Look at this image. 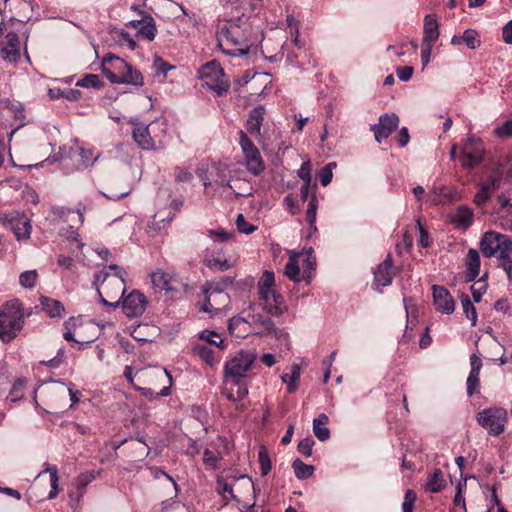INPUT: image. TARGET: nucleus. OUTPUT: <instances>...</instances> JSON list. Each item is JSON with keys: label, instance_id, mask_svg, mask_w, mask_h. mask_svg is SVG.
<instances>
[{"label": "nucleus", "instance_id": "1", "mask_svg": "<svg viewBox=\"0 0 512 512\" xmlns=\"http://www.w3.org/2000/svg\"><path fill=\"white\" fill-rule=\"evenodd\" d=\"M256 360L254 351H240L226 363V398L240 401L248 394L246 373Z\"/></svg>", "mask_w": 512, "mask_h": 512}, {"label": "nucleus", "instance_id": "2", "mask_svg": "<svg viewBox=\"0 0 512 512\" xmlns=\"http://www.w3.org/2000/svg\"><path fill=\"white\" fill-rule=\"evenodd\" d=\"M108 269L114 273L100 271L95 274L93 286L97 290L100 302L115 309L120 305L124 296L125 273H122V269L116 264L109 265Z\"/></svg>", "mask_w": 512, "mask_h": 512}, {"label": "nucleus", "instance_id": "3", "mask_svg": "<svg viewBox=\"0 0 512 512\" xmlns=\"http://www.w3.org/2000/svg\"><path fill=\"white\" fill-rule=\"evenodd\" d=\"M102 73L111 83L143 85L142 74L123 59L107 55L102 62Z\"/></svg>", "mask_w": 512, "mask_h": 512}, {"label": "nucleus", "instance_id": "4", "mask_svg": "<svg viewBox=\"0 0 512 512\" xmlns=\"http://www.w3.org/2000/svg\"><path fill=\"white\" fill-rule=\"evenodd\" d=\"M23 308L18 300H11L0 307V339L10 342L23 328Z\"/></svg>", "mask_w": 512, "mask_h": 512}, {"label": "nucleus", "instance_id": "5", "mask_svg": "<svg viewBox=\"0 0 512 512\" xmlns=\"http://www.w3.org/2000/svg\"><path fill=\"white\" fill-rule=\"evenodd\" d=\"M274 285V274L270 271H264L258 281L260 300L268 314L279 316L286 312L287 307L283 296L274 289Z\"/></svg>", "mask_w": 512, "mask_h": 512}, {"label": "nucleus", "instance_id": "6", "mask_svg": "<svg viewBox=\"0 0 512 512\" xmlns=\"http://www.w3.org/2000/svg\"><path fill=\"white\" fill-rule=\"evenodd\" d=\"M138 374L141 379L154 386V388L134 386L135 389L140 390L144 396L152 399L158 396L170 395L172 376L166 369L153 368L140 370Z\"/></svg>", "mask_w": 512, "mask_h": 512}, {"label": "nucleus", "instance_id": "7", "mask_svg": "<svg viewBox=\"0 0 512 512\" xmlns=\"http://www.w3.org/2000/svg\"><path fill=\"white\" fill-rule=\"evenodd\" d=\"M476 420L490 436L496 437L505 431L508 414L504 408L490 407L478 412Z\"/></svg>", "mask_w": 512, "mask_h": 512}, {"label": "nucleus", "instance_id": "8", "mask_svg": "<svg viewBox=\"0 0 512 512\" xmlns=\"http://www.w3.org/2000/svg\"><path fill=\"white\" fill-rule=\"evenodd\" d=\"M483 255L491 258L497 254L498 258H504L507 253H512V239L504 234L494 231L484 233L480 241Z\"/></svg>", "mask_w": 512, "mask_h": 512}, {"label": "nucleus", "instance_id": "9", "mask_svg": "<svg viewBox=\"0 0 512 512\" xmlns=\"http://www.w3.org/2000/svg\"><path fill=\"white\" fill-rule=\"evenodd\" d=\"M210 237L216 236L204 251L203 263L212 272L222 271L224 268V230H209Z\"/></svg>", "mask_w": 512, "mask_h": 512}, {"label": "nucleus", "instance_id": "10", "mask_svg": "<svg viewBox=\"0 0 512 512\" xmlns=\"http://www.w3.org/2000/svg\"><path fill=\"white\" fill-rule=\"evenodd\" d=\"M198 76L202 85L208 90L221 96L224 91V69L220 62L212 60L198 70Z\"/></svg>", "mask_w": 512, "mask_h": 512}, {"label": "nucleus", "instance_id": "11", "mask_svg": "<svg viewBox=\"0 0 512 512\" xmlns=\"http://www.w3.org/2000/svg\"><path fill=\"white\" fill-rule=\"evenodd\" d=\"M240 146L245 160V166L254 176L260 175L265 170V163L259 149L254 145L245 132L240 131Z\"/></svg>", "mask_w": 512, "mask_h": 512}, {"label": "nucleus", "instance_id": "12", "mask_svg": "<svg viewBox=\"0 0 512 512\" xmlns=\"http://www.w3.org/2000/svg\"><path fill=\"white\" fill-rule=\"evenodd\" d=\"M0 55L1 58L11 64L17 63L21 58V43L19 36L12 30H6L0 26Z\"/></svg>", "mask_w": 512, "mask_h": 512}, {"label": "nucleus", "instance_id": "13", "mask_svg": "<svg viewBox=\"0 0 512 512\" xmlns=\"http://www.w3.org/2000/svg\"><path fill=\"white\" fill-rule=\"evenodd\" d=\"M484 157L485 148L482 140L475 136L468 137L459 156L461 165L467 170H472L484 160Z\"/></svg>", "mask_w": 512, "mask_h": 512}, {"label": "nucleus", "instance_id": "14", "mask_svg": "<svg viewBox=\"0 0 512 512\" xmlns=\"http://www.w3.org/2000/svg\"><path fill=\"white\" fill-rule=\"evenodd\" d=\"M2 224L10 229L18 241L30 238L32 226L30 219L21 212L12 211L1 217Z\"/></svg>", "mask_w": 512, "mask_h": 512}, {"label": "nucleus", "instance_id": "15", "mask_svg": "<svg viewBox=\"0 0 512 512\" xmlns=\"http://www.w3.org/2000/svg\"><path fill=\"white\" fill-rule=\"evenodd\" d=\"M147 306V299L138 290H133L122 300V309L127 317L141 316Z\"/></svg>", "mask_w": 512, "mask_h": 512}, {"label": "nucleus", "instance_id": "16", "mask_svg": "<svg viewBox=\"0 0 512 512\" xmlns=\"http://www.w3.org/2000/svg\"><path fill=\"white\" fill-rule=\"evenodd\" d=\"M399 124V117L395 113L383 114L379 117L378 124L371 126L374 132L375 140L381 143L384 139L388 138L394 130L397 129Z\"/></svg>", "mask_w": 512, "mask_h": 512}, {"label": "nucleus", "instance_id": "17", "mask_svg": "<svg viewBox=\"0 0 512 512\" xmlns=\"http://www.w3.org/2000/svg\"><path fill=\"white\" fill-rule=\"evenodd\" d=\"M142 18L140 20H132L129 25L137 30L138 36L153 41L157 34V28L154 18L146 13L141 12Z\"/></svg>", "mask_w": 512, "mask_h": 512}, {"label": "nucleus", "instance_id": "18", "mask_svg": "<svg viewBox=\"0 0 512 512\" xmlns=\"http://www.w3.org/2000/svg\"><path fill=\"white\" fill-rule=\"evenodd\" d=\"M393 276V261L389 255L374 270V284L377 285L376 290L382 292V287L389 286L392 283Z\"/></svg>", "mask_w": 512, "mask_h": 512}, {"label": "nucleus", "instance_id": "19", "mask_svg": "<svg viewBox=\"0 0 512 512\" xmlns=\"http://www.w3.org/2000/svg\"><path fill=\"white\" fill-rule=\"evenodd\" d=\"M130 123L133 125L132 135L135 142L142 149H156L155 142L149 132V125L140 123L138 118H131Z\"/></svg>", "mask_w": 512, "mask_h": 512}, {"label": "nucleus", "instance_id": "20", "mask_svg": "<svg viewBox=\"0 0 512 512\" xmlns=\"http://www.w3.org/2000/svg\"><path fill=\"white\" fill-rule=\"evenodd\" d=\"M433 302L438 311L451 314L455 309V302L449 291L443 286L434 285Z\"/></svg>", "mask_w": 512, "mask_h": 512}, {"label": "nucleus", "instance_id": "21", "mask_svg": "<svg viewBox=\"0 0 512 512\" xmlns=\"http://www.w3.org/2000/svg\"><path fill=\"white\" fill-rule=\"evenodd\" d=\"M151 281L155 288L164 290L166 292L174 291L177 289L175 286V284L178 283L176 276L161 269H158L151 274Z\"/></svg>", "mask_w": 512, "mask_h": 512}, {"label": "nucleus", "instance_id": "22", "mask_svg": "<svg viewBox=\"0 0 512 512\" xmlns=\"http://www.w3.org/2000/svg\"><path fill=\"white\" fill-rule=\"evenodd\" d=\"M226 41L233 43L235 46H238L234 49L225 50L226 56L232 57H242L247 56L250 52L251 45L244 37H234L233 32L226 28Z\"/></svg>", "mask_w": 512, "mask_h": 512}, {"label": "nucleus", "instance_id": "23", "mask_svg": "<svg viewBox=\"0 0 512 512\" xmlns=\"http://www.w3.org/2000/svg\"><path fill=\"white\" fill-rule=\"evenodd\" d=\"M480 255L479 252L471 248L468 250L467 256H466V272H465V280L466 282H473L475 279L479 276L480 272Z\"/></svg>", "mask_w": 512, "mask_h": 512}, {"label": "nucleus", "instance_id": "24", "mask_svg": "<svg viewBox=\"0 0 512 512\" xmlns=\"http://www.w3.org/2000/svg\"><path fill=\"white\" fill-rule=\"evenodd\" d=\"M265 108L262 105L254 107L250 112L247 119V130L250 134L260 136L261 127L264 121Z\"/></svg>", "mask_w": 512, "mask_h": 512}, {"label": "nucleus", "instance_id": "25", "mask_svg": "<svg viewBox=\"0 0 512 512\" xmlns=\"http://www.w3.org/2000/svg\"><path fill=\"white\" fill-rule=\"evenodd\" d=\"M440 36L439 23L434 14H428L424 18L422 42L435 44Z\"/></svg>", "mask_w": 512, "mask_h": 512}, {"label": "nucleus", "instance_id": "26", "mask_svg": "<svg viewBox=\"0 0 512 512\" xmlns=\"http://www.w3.org/2000/svg\"><path fill=\"white\" fill-rule=\"evenodd\" d=\"M250 329L253 328L255 334L276 332L274 322L261 314H253L249 316Z\"/></svg>", "mask_w": 512, "mask_h": 512}, {"label": "nucleus", "instance_id": "27", "mask_svg": "<svg viewBox=\"0 0 512 512\" xmlns=\"http://www.w3.org/2000/svg\"><path fill=\"white\" fill-rule=\"evenodd\" d=\"M473 211L467 206H459L451 216V222L458 228H468L473 222Z\"/></svg>", "mask_w": 512, "mask_h": 512}, {"label": "nucleus", "instance_id": "28", "mask_svg": "<svg viewBox=\"0 0 512 512\" xmlns=\"http://www.w3.org/2000/svg\"><path fill=\"white\" fill-rule=\"evenodd\" d=\"M228 329L229 332L232 335H235L236 338L246 337L252 332L250 329L249 318L245 319L243 317H233L229 321Z\"/></svg>", "mask_w": 512, "mask_h": 512}, {"label": "nucleus", "instance_id": "29", "mask_svg": "<svg viewBox=\"0 0 512 512\" xmlns=\"http://www.w3.org/2000/svg\"><path fill=\"white\" fill-rule=\"evenodd\" d=\"M40 304L44 312L51 318H60L65 314V307L59 300L42 296L40 298Z\"/></svg>", "mask_w": 512, "mask_h": 512}, {"label": "nucleus", "instance_id": "30", "mask_svg": "<svg viewBox=\"0 0 512 512\" xmlns=\"http://www.w3.org/2000/svg\"><path fill=\"white\" fill-rule=\"evenodd\" d=\"M446 481L444 479L443 472L437 468L434 472L428 476L424 489L427 492L437 493L445 487Z\"/></svg>", "mask_w": 512, "mask_h": 512}, {"label": "nucleus", "instance_id": "31", "mask_svg": "<svg viewBox=\"0 0 512 512\" xmlns=\"http://www.w3.org/2000/svg\"><path fill=\"white\" fill-rule=\"evenodd\" d=\"M302 256L301 253H293L288 262L285 265L284 274L293 282L299 283L302 278L300 274L299 258Z\"/></svg>", "mask_w": 512, "mask_h": 512}, {"label": "nucleus", "instance_id": "32", "mask_svg": "<svg viewBox=\"0 0 512 512\" xmlns=\"http://www.w3.org/2000/svg\"><path fill=\"white\" fill-rule=\"evenodd\" d=\"M328 421L329 418L324 413L313 420V433L320 441H326L330 437V430L326 426Z\"/></svg>", "mask_w": 512, "mask_h": 512}, {"label": "nucleus", "instance_id": "33", "mask_svg": "<svg viewBox=\"0 0 512 512\" xmlns=\"http://www.w3.org/2000/svg\"><path fill=\"white\" fill-rule=\"evenodd\" d=\"M193 351L210 366H214L220 362V357H215L214 350L205 344L195 345Z\"/></svg>", "mask_w": 512, "mask_h": 512}, {"label": "nucleus", "instance_id": "34", "mask_svg": "<svg viewBox=\"0 0 512 512\" xmlns=\"http://www.w3.org/2000/svg\"><path fill=\"white\" fill-rule=\"evenodd\" d=\"M84 210L85 208H83V210L78 208L76 211H74L65 207H57L53 209V214L59 218H64L66 221H68L69 216L72 215L74 218H76L74 223L82 225L84 221Z\"/></svg>", "mask_w": 512, "mask_h": 512}, {"label": "nucleus", "instance_id": "35", "mask_svg": "<svg viewBox=\"0 0 512 512\" xmlns=\"http://www.w3.org/2000/svg\"><path fill=\"white\" fill-rule=\"evenodd\" d=\"M300 366L297 364H293L291 366L290 373H285L282 375L281 379L284 383L287 384V390L289 393H293L297 389V383L300 378Z\"/></svg>", "mask_w": 512, "mask_h": 512}, {"label": "nucleus", "instance_id": "36", "mask_svg": "<svg viewBox=\"0 0 512 512\" xmlns=\"http://www.w3.org/2000/svg\"><path fill=\"white\" fill-rule=\"evenodd\" d=\"M292 467H293L295 476L300 480L308 479L314 473V466L305 464L300 459H295L292 463Z\"/></svg>", "mask_w": 512, "mask_h": 512}, {"label": "nucleus", "instance_id": "37", "mask_svg": "<svg viewBox=\"0 0 512 512\" xmlns=\"http://www.w3.org/2000/svg\"><path fill=\"white\" fill-rule=\"evenodd\" d=\"M199 338L200 340L205 341L207 344L214 346L218 350L223 348L224 338L215 331L204 330L200 332Z\"/></svg>", "mask_w": 512, "mask_h": 512}, {"label": "nucleus", "instance_id": "38", "mask_svg": "<svg viewBox=\"0 0 512 512\" xmlns=\"http://www.w3.org/2000/svg\"><path fill=\"white\" fill-rule=\"evenodd\" d=\"M222 288L217 285L213 287L212 285H209L208 288L204 290L206 295V301L202 306V310L204 312H211L212 309H215L214 304L212 303V298L214 296H219L222 293ZM216 310H219V308H216Z\"/></svg>", "mask_w": 512, "mask_h": 512}, {"label": "nucleus", "instance_id": "39", "mask_svg": "<svg viewBox=\"0 0 512 512\" xmlns=\"http://www.w3.org/2000/svg\"><path fill=\"white\" fill-rule=\"evenodd\" d=\"M258 461L260 464V472L262 476L270 473L272 464L268 450L265 446H260L258 451Z\"/></svg>", "mask_w": 512, "mask_h": 512}, {"label": "nucleus", "instance_id": "40", "mask_svg": "<svg viewBox=\"0 0 512 512\" xmlns=\"http://www.w3.org/2000/svg\"><path fill=\"white\" fill-rule=\"evenodd\" d=\"M46 472L49 473L50 476V485L51 490L47 496L49 500L54 499L59 493V476L58 470L55 466H49L45 469Z\"/></svg>", "mask_w": 512, "mask_h": 512}, {"label": "nucleus", "instance_id": "41", "mask_svg": "<svg viewBox=\"0 0 512 512\" xmlns=\"http://www.w3.org/2000/svg\"><path fill=\"white\" fill-rule=\"evenodd\" d=\"M130 193V189L125 186L124 188H116L114 183L109 184L105 191L103 192V195L107 197L110 200H119L125 196H127Z\"/></svg>", "mask_w": 512, "mask_h": 512}, {"label": "nucleus", "instance_id": "42", "mask_svg": "<svg viewBox=\"0 0 512 512\" xmlns=\"http://www.w3.org/2000/svg\"><path fill=\"white\" fill-rule=\"evenodd\" d=\"M78 87L85 88H101L103 86V82L100 77L96 74H87L82 79L78 80L76 83Z\"/></svg>", "mask_w": 512, "mask_h": 512}, {"label": "nucleus", "instance_id": "43", "mask_svg": "<svg viewBox=\"0 0 512 512\" xmlns=\"http://www.w3.org/2000/svg\"><path fill=\"white\" fill-rule=\"evenodd\" d=\"M317 208H318V200H317L315 192H313L309 198V203H308V207H307V211H306V219L311 227H312V225H315V222H316Z\"/></svg>", "mask_w": 512, "mask_h": 512}, {"label": "nucleus", "instance_id": "44", "mask_svg": "<svg viewBox=\"0 0 512 512\" xmlns=\"http://www.w3.org/2000/svg\"><path fill=\"white\" fill-rule=\"evenodd\" d=\"M38 273L36 270L22 272L19 276V283L22 287L31 289L35 286Z\"/></svg>", "mask_w": 512, "mask_h": 512}, {"label": "nucleus", "instance_id": "45", "mask_svg": "<svg viewBox=\"0 0 512 512\" xmlns=\"http://www.w3.org/2000/svg\"><path fill=\"white\" fill-rule=\"evenodd\" d=\"M461 303L466 317L471 320L472 326H475L477 321V312L474 305L467 295L462 296Z\"/></svg>", "mask_w": 512, "mask_h": 512}, {"label": "nucleus", "instance_id": "46", "mask_svg": "<svg viewBox=\"0 0 512 512\" xmlns=\"http://www.w3.org/2000/svg\"><path fill=\"white\" fill-rule=\"evenodd\" d=\"M312 253H313V251H312V249H310L306 254H302V256H301V257H305L303 259L304 267H305L303 276L307 280H309L311 278V272L315 270V265H316L315 258L313 257Z\"/></svg>", "mask_w": 512, "mask_h": 512}, {"label": "nucleus", "instance_id": "47", "mask_svg": "<svg viewBox=\"0 0 512 512\" xmlns=\"http://www.w3.org/2000/svg\"><path fill=\"white\" fill-rule=\"evenodd\" d=\"M336 167L335 162H330L325 165L319 172L318 177L322 186H327L332 181V169Z\"/></svg>", "mask_w": 512, "mask_h": 512}, {"label": "nucleus", "instance_id": "48", "mask_svg": "<svg viewBox=\"0 0 512 512\" xmlns=\"http://www.w3.org/2000/svg\"><path fill=\"white\" fill-rule=\"evenodd\" d=\"M462 39L463 42L467 45V47H469L470 49H475L480 45L478 34L473 29L465 30Z\"/></svg>", "mask_w": 512, "mask_h": 512}, {"label": "nucleus", "instance_id": "49", "mask_svg": "<svg viewBox=\"0 0 512 512\" xmlns=\"http://www.w3.org/2000/svg\"><path fill=\"white\" fill-rule=\"evenodd\" d=\"M494 135L501 139L512 137V120H506L494 129Z\"/></svg>", "mask_w": 512, "mask_h": 512}, {"label": "nucleus", "instance_id": "50", "mask_svg": "<svg viewBox=\"0 0 512 512\" xmlns=\"http://www.w3.org/2000/svg\"><path fill=\"white\" fill-rule=\"evenodd\" d=\"M153 67L156 70V75H162L163 79L166 78L167 72L174 68V66L170 65L159 56H155Z\"/></svg>", "mask_w": 512, "mask_h": 512}, {"label": "nucleus", "instance_id": "51", "mask_svg": "<svg viewBox=\"0 0 512 512\" xmlns=\"http://www.w3.org/2000/svg\"><path fill=\"white\" fill-rule=\"evenodd\" d=\"M480 374L475 373H469L466 381L467 385V395L472 396L475 393L479 392V386H480Z\"/></svg>", "mask_w": 512, "mask_h": 512}, {"label": "nucleus", "instance_id": "52", "mask_svg": "<svg viewBox=\"0 0 512 512\" xmlns=\"http://www.w3.org/2000/svg\"><path fill=\"white\" fill-rule=\"evenodd\" d=\"M416 499H417L416 493L413 490L408 489L405 493L404 501L402 504L403 512H413Z\"/></svg>", "mask_w": 512, "mask_h": 512}, {"label": "nucleus", "instance_id": "53", "mask_svg": "<svg viewBox=\"0 0 512 512\" xmlns=\"http://www.w3.org/2000/svg\"><path fill=\"white\" fill-rule=\"evenodd\" d=\"M416 225H417V228L419 231V239H418L419 246H421L422 248L429 247L430 246L429 234H428L427 230L424 228V226L422 225L419 218L416 219Z\"/></svg>", "mask_w": 512, "mask_h": 512}, {"label": "nucleus", "instance_id": "54", "mask_svg": "<svg viewBox=\"0 0 512 512\" xmlns=\"http://www.w3.org/2000/svg\"><path fill=\"white\" fill-rule=\"evenodd\" d=\"M236 226L239 232L244 234H250L253 231L256 230V227L254 225L249 224L243 214H239L236 219Z\"/></svg>", "mask_w": 512, "mask_h": 512}, {"label": "nucleus", "instance_id": "55", "mask_svg": "<svg viewBox=\"0 0 512 512\" xmlns=\"http://www.w3.org/2000/svg\"><path fill=\"white\" fill-rule=\"evenodd\" d=\"M314 440L310 437L304 438L299 441L298 443V451L303 454L304 456H311L312 455V448L314 445Z\"/></svg>", "mask_w": 512, "mask_h": 512}, {"label": "nucleus", "instance_id": "56", "mask_svg": "<svg viewBox=\"0 0 512 512\" xmlns=\"http://www.w3.org/2000/svg\"><path fill=\"white\" fill-rule=\"evenodd\" d=\"M94 479H95V473L94 472H86V473L80 474L76 478L77 489H79V490L85 489V487L89 483H91Z\"/></svg>", "mask_w": 512, "mask_h": 512}, {"label": "nucleus", "instance_id": "57", "mask_svg": "<svg viewBox=\"0 0 512 512\" xmlns=\"http://www.w3.org/2000/svg\"><path fill=\"white\" fill-rule=\"evenodd\" d=\"M174 176L178 183H186L192 179V173L183 167H176L174 170Z\"/></svg>", "mask_w": 512, "mask_h": 512}, {"label": "nucleus", "instance_id": "58", "mask_svg": "<svg viewBox=\"0 0 512 512\" xmlns=\"http://www.w3.org/2000/svg\"><path fill=\"white\" fill-rule=\"evenodd\" d=\"M64 361V349L60 348L57 355L47 361H41L42 365H46L50 368H58Z\"/></svg>", "mask_w": 512, "mask_h": 512}, {"label": "nucleus", "instance_id": "59", "mask_svg": "<svg viewBox=\"0 0 512 512\" xmlns=\"http://www.w3.org/2000/svg\"><path fill=\"white\" fill-rule=\"evenodd\" d=\"M78 321L79 320L77 318L71 317L67 321L64 322V328L66 331L64 332L63 337L65 340L75 341L74 334L71 331V328L75 327Z\"/></svg>", "mask_w": 512, "mask_h": 512}, {"label": "nucleus", "instance_id": "60", "mask_svg": "<svg viewBox=\"0 0 512 512\" xmlns=\"http://www.w3.org/2000/svg\"><path fill=\"white\" fill-rule=\"evenodd\" d=\"M433 46H434V44H432V43L422 42L421 61H422L423 67L428 65V63L430 62Z\"/></svg>", "mask_w": 512, "mask_h": 512}, {"label": "nucleus", "instance_id": "61", "mask_svg": "<svg viewBox=\"0 0 512 512\" xmlns=\"http://www.w3.org/2000/svg\"><path fill=\"white\" fill-rule=\"evenodd\" d=\"M490 198V191L486 187L480 186L479 191L474 196V202L476 205L481 206L485 204Z\"/></svg>", "mask_w": 512, "mask_h": 512}, {"label": "nucleus", "instance_id": "62", "mask_svg": "<svg viewBox=\"0 0 512 512\" xmlns=\"http://www.w3.org/2000/svg\"><path fill=\"white\" fill-rule=\"evenodd\" d=\"M511 253H507L504 258H498L501 260L500 267L506 272L509 282H512V260L510 258Z\"/></svg>", "mask_w": 512, "mask_h": 512}, {"label": "nucleus", "instance_id": "63", "mask_svg": "<svg viewBox=\"0 0 512 512\" xmlns=\"http://www.w3.org/2000/svg\"><path fill=\"white\" fill-rule=\"evenodd\" d=\"M413 71H414L413 67L403 66V67L397 68L396 75L401 81L407 82L411 79V77L413 75Z\"/></svg>", "mask_w": 512, "mask_h": 512}, {"label": "nucleus", "instance_id": "64", "mask_svg": "<svg viewBox=\"0 0 512 512\" xmlns=\"http://www.w3.org/2000/svg\"><path fill=\"white\" fill-rule=\"evenodd\" d=\"M219 460L220 458H218L213 452L205 450L203 455V461L207 467L215 469L217 467V463L219 462Z\"/></svg>", "mask_w": 512, "mask_h": 512}]
</instances>
